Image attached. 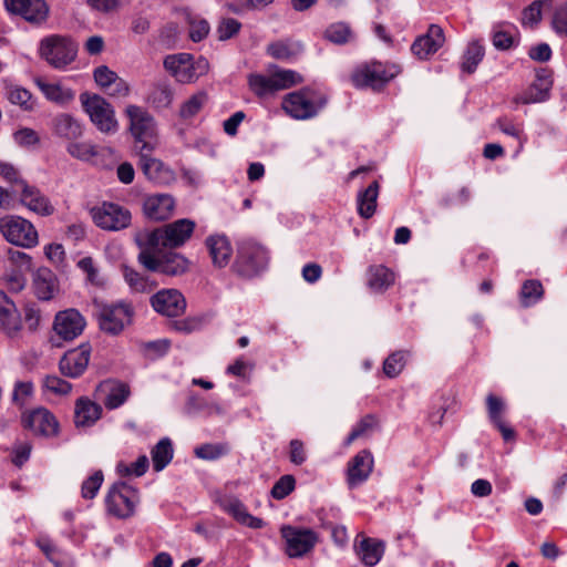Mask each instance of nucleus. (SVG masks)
Returning <instances> with one entry per match:
<instances>
[{
	"mask_svg": "<svg viewBox=\"0 0 567 567\" xmlns=\"http://www.w3.org/2000/svg\"><path fill=\"white\" fill-rule=\"evenodd\" d=\"M195 226V221L190 219H178L161 228L138 235L136 241L138 246L151 248H178L192 237Z\"/></svg>",
	"mask_w": 567,
	"mask_h": 567,
	"instance_id": "f257e3e1",
	"label": "nucleus"
},
{
	"mask_svg": "<svg viewBox=\"0 0 567 567\" xmlns=\"http://www.w3.org/2000/svg\"><path fill=\"white\" fill-rule=\"evenodd\" d=\"M327 102L324 93L307 86L286 94L281 107L295 120H309L317 116Z\"/></svg>",
	"mask_w": 567,
	"mask_h": 567,
	"instance_id": "f03ea898",
	"label": "nucleus"
},
{
	"mask_svg": "<svg viewBox=\"0 0 567 567\" xmlns=\"http://www.w3.org/2000/svg\"><path fill=\"white\" fill-rule=\"evenodd\" d=\"M128 120V132L135 147L141 151H154L158 145L157 125L154 117L142 106L130 104L124 111Z\"/></svg>",
	"mask_w": 567,
	"mask_h": 567,
	"instance_id": "7ed1b4c3",
	"label": "nucleus"
},
{
	"mask_svg": "<svg viewBox=\"0 0 567 567\" xmlns=\"http://www.w3.org/2000/svg\"><path fill=\"white\" fill-rule=\"evenodd\" d=\"M39 56L54 69H64L78 54V45L69 35L50 34L40 40Z\"/></svg>",
	"mask_w": 567,
	"mask_h": 567,
	"instance_id": "20e7f679",
	"label": "nucleus"
},
{
	"mask_svg": "<svg viewBox=\"0 0 567 567\" xmlns=\"http://www.w3.org/2000/svg\"><path fill=\"white\" fill-rule=\"evenodd\" d=\"M96 320L101 331L110 336H118L132 324L134 309L131 303H95Z\"/></svg>",
	"mask_w": 567,
	"mask_h": 567,
	"instance_id": "39448f33",
	"label": "nucleus"
},
{
	"mask_svg": "<svg viewBox=\"0 0 567 567\" xmlns=\"http://www.w3.org/2000/svg\"><path fill=\"white\" fill-rule=\"evenodd\" d=\"M80 101L90 121L101 133L114 134L118 131L115 110L103 96L85 92L80 95Z\"/></svg>",
	"mask_w": 567,
	"mask_h": 567,
	"instance_id": "423d86ee",
	"label": "nucleus"
},
{
	"mask_svg": "<svg viewBox=\"0 0 567 567\" xmlns=\"http://www.w3.org/2000/svg\"><path fill=\"white\" fill-rule=\"evenodd\" d=\"M164 68L181 83H193L209 71L204 56L194 59L189 53H177L165 58Z\"/></svg>",
	"mask_w": 567,
	"mask_h": 567,
	"instance_id": "0eeeda50",
	"label": "nucleus"
},
{
	"mask_svg": "<svg viewBox=\"0 0 567 567\" xmlns=\"http://www.w3.org/2000/svg\"><path fill=\"white\" fill-rule=\"evenodd\" d=\"M142 248L138 260L151 271H157L167 276H179L188 270V260L176 252H168L163 256H157L156 251L159 248H151L140 246Z\"/></svg>",
	"mask_w": 567,
	"mask_h": 567,
	"instance_id": "6e6552de",
	"label": "nucleus"
},
{
	"mask_svg": "<svg viewBox=\"0 0 567 567\" xmlns=\"http://www.w3.org/2000/svg\"><path fill=\"white\" fill-rule=\"evenodd\" d=\"M0 233L8 243L18 247L33 248L39 244V234L33 224L20 216L1 217Z\"/></svg>",
	"mask_w": 567,
	"mask_h": 567,
	"instance_id": "1a4fd4ad",
	"label": "nucleus"
},
{
	"mask_svg": "<svg viewBox=\"0 0 567 567\" xmlns=\"http://www.w3.org/2000/svg\"><path fill=\"white\" fill-rule=\"evenodd\" d=\"M401 72L395 64H383L378 61L360 65L351 75V80L357 87H371L373 90L382 87L390 80Z\"/></svg>",
	"mask_w": 567,
	"mask_h": 567,
	"instance_id": "9d476101",
	"label": "nucleus"
},
{
	"mask_svg": "<svg viewBox=\"0 0 567 567\" xmlns=\"http://www.w3.org/2000/svg\"><path fill=\"white\" fill-rule=\"evenodd\" d=\"M138 502V492L126 483H115L105 499L107 513L117 518H127Z\"/></svg>",
	"mask_w": 567,
	"mask_h": 567,
	"instance_id": "9b49d317",
	"label": "nucleus"
},
{
	"mask_svg": "<svg viewBox=\"0 0 567 567\" xmlns=\"http://www.w3.org/2000/svg\"><path fill=\"white\" fill-rule=\"evenodd\" d=\"M285 540V553L290 558H298L310 553L319 540L318 534L310 528L284 525L280 528Z\"/></svg>",
	"mask_w": 567,
	"mask_h": 567,
	"instance_id": "f8f14e48",
	"label": "nucleus"
},
{
	"mask_svg": "<svg viewBox=\"0 0 567 567\" xmlns=\"http://www.w3.org/2000/svg\"><path fill=\"white\" fill-rule=\"evenodd\" d=\"M90 215L97 227L110 231H117L128 227L132 219L128 209L109 202L92 207Z\"/></svg>",
	"mask_w": 567,
	"mask_h": 567,
	"instance_id": "ddd939ff",
	"label": "nucleus"
},
{
	"mask_svg": "<svg viewBox=\"0 0 567 567\" xmlns=\"http://www.w3.org/2000/svg\"><path fill=\"white\" fill-rule=\"evenodd\" d=\"M267 264L266 249L251 241L243 243L238 248L235 268L244 277L257 275Z\"/></svg>",
	"mask_w": 567,
	"mask_h": 567,
	"instance_id": "4468645a",
	"label": "nucleus"
},
{
	"mask_svg": "<svg viewBox=\"0 0 567 567\" xmlns=\"http://www.w3.org/2000/svg\"><path fill=\"white\" fill-rule=\"evenodd\" d=\"M4 8L14 16H20L33 25L44 24L50 16L45 0H3Z\"/></svg>",
	"mask_w": 567,
	"mask_h": 567,
	"instance_id": "2eb2a0df",
	"label": "nucleus"
},
{
	"mask_svg": "<svg viewBox=\"0 0 567 567\" xmlns=\"http://www.w3.org/2000/svg\"><path fill=\"white\" fill-rule=\"evenodd\" d=\"M131 394L128 384L117 380H104L97 384L93 396L103 403L107 410L123 405Z\"/></svg>",
	"mask_w": 567,
	"mask_h": 567,
	"instance_id": "dca6fc26",
	"label": "nucleus"
},
{
	"mask_svg": "<svg viewBox=\"0 0 567 567\" xmlns=\"http://www.w3.org/2000/svg\"><path fill=\"white\" fill-rule=\"evenodd\" d=\"M85 318L73 308L59 311L53 321V330L65 341H72L84 331Z\"/></svg>",
	"mask_w": 567,
	"mask_h": 567,
	"instance_id": "f3484780",
	"label": "nucleus"
},
{
	"mask_svg": "<svg viewBox=\"0 0 567 567\" xmlns=\"http://www.w3.org/2000/svg\"><path fill=\"white\" fill-rule=\"evenodd\" d=\"M153 309L166 317H178L185 312L186 300L176 289H162L151 298Z\"/></svg>",
	"mask_w": 567,
	"mask_h": 567,
	"instance_id": "a211bd4d",
	"label": "nucleus"
},
{
	"mask_svg": "<svg viewBox=\"0 0 567 567\" xmlns=\"http://www.w3.org/2000/svg\"><path fill=\"white\" fill-rule=\"evenodd\" d=\"M91 357V347L83 343L64 353L59 362L61 373L69 378H78L86 370Z\"/></svg>",
	"mask_w": 567,
	"mask_h": 567,
	"instance_id": "6ab92c4d",
	"label": "nucleus"
},
{
	"mask_svg": "<svg viewBox=\"0 0 567 567\" xmlns=\"http://www.w3.org/2000/svg\"><path fill=\"white\" fill-rule=\"evenodd\" d=\"M22 424L35 434L44 436L56 434L59 427L55 416L44 408H39L23 414Z\"/></svg>",
	"mask_w": 567,
	"mask_h": 567,
	"instance_id": "aec40b11",
	"label": "nucleus"
},
{
	"mask_svg": "<svg viewBox=\"0 0 567 567\" xmlns=\"http://www.w3.org/2000/svg\"><path fill=\"white\" fill-rule=\"evenodd\" d=\"M154 151H141L140 166L145 176L159 185H167L175 179L174 172L164 165V163L155 157H152Z\"/></svg>",
	"mask_w": 567,
	"mask_h": 567,
	"instance_id": "412c9836",
	"label": "nucleus"
},
{
	"mask_svg": "<svg viewBox=\"0 0 567 567\" xmlns=\"http://www.w3.org/2000/svg\"><path fill=\"white\" fill-rule=\"evenodd\" d=\"M445 42L443 29L437 24H431L424 35L419 37L411 50L419 59H427L434 54Z\"/></svg>",
	"mask_w": 567,
	"mask_h": 567,
	"instance_id": "4be33fe9",
	"label": "nucleus"
},
{
	"mask_svg": "<svg viewBox=\"0 0 567 567\" xmlns=\"http://www.w3.org/2000/svg\"><path fill=\"white\" fill-rule=\"evenodd\" d=\"M50 126L52 134L66 143L81 138L84 132L82 123L68 113H61L54 116Z\"/></svg>",
	"mask_w": 567,
	"mask_h": 567,
	"instance_id": "5701e85b",
	"label": "nucleus"
},
{
	"mask_svg": "<svg viewBox=\"0 0 567 567\" xmlns=\"http://www.w3.org/2000/svg\"><path fill=\"white\" fill-rule=\"evenodd\" d=\"M16 195L23 206L38 215L50 216L54 212L50 199L35 186L25 183Z\"/></svg>",
	"mask_w": 567,
	"mask_h": 567,
	"instance_id": "b1692460",
	"label": "nucleus"
},
{
	"mask_svg": "<svg viewBox=\"0 0 567 567\" xmlns=\"http://www.w3.org/2000/svg\"><path fill=\"white\" fill-rule=\"evenodd\" d=\"M174 209L175 199L168 194H154L144 199L143 210L150 219H167L173 215Z\"/></svg>",
	"mask_w": 567,
	"mask_h": 567,
	"instance_id": "393cba45",
	"label": "nucleus"
},
{
	"mask_svg": "<svg viewBox=\"0 0 567 567\" xmlns=\"http://www.w3.org/2000/svg\"><path fill=\"white\" fill-rule=\"evenodd\" d=\"M103 409L96 400L81 396L74 404V424L78 429L91 427L102 417Z\"/></svg>",
	"mask_w": 567,
	"mask_h": 567,
	"instance_id": "a878e982",
	"label": "nucleus"
},
{
	"mask_svg": "<svg viewBox=\"0 0 567 567\" xmlns=\"http://www.w3.org/2000/svg\"><path fill=\"white\" fill-rule=\"evenodd\" d=\"M373 470V456L369 450L360 451L348 464V484L355 486L364 482Z\"/></svg>",
	"mask_w": 567,
	"mask_h": 567,
	"instance_id": "bb28decb",
	"label": "nucleus"
},
{
	"mask_svg": "<svg viewBox=\"0 0 567 567\" xmlns=\"http://www.w3.org/2000/svg\"><path fill=\"white\" fill-rule=\"evenodd\" d=\"M553 81L550 76L538 75L536 81L532 83L524 92L514 97L516 104H530L543 102L548 99Z\"/></svg>",
	"mask_w": 567,
	"mask_h": 567,
	"instance_id": "cd10ccee",
	"label": "nucleus"
},
{
	"mask_svg": "<svg viewBox=\"0 0 567 567\" xmlns=\"http://www.w3.org/2000/svg\"><path fill=\"white\" fill-rule=\"evenodd\" d=\"M33 290L41 300L52 299L58 291L55 275L49 268H39L33 275Z\"/></svg>",
	"mask_w": 567,
	"mask_h": 567,
	"instance_id": "c85d7f7f",
	"label": "nucleus"
},
{
	"mask_svg": "<svg viewBox=\"0 0 567 567\" xmlns=\"http://www.w3.org/2000/svg\"><path fill=\"white\" fill-rule=\"evenodd\" d=\"M206 246L215 266L223 268L228 265L233 248L225 236H209Z\"/></svg>",
	"mask_w": 567,
	"mask_h": 567,
	"instance_id": "c756f323",
	"label": "nucleus"
},
{
	"mask_svg": "<svg viewBox=\"0 0 567 567\" xmlns=\"http://www.w3.org/2000/svg\"><path fill=\"white\" fill-rule=\"evenodd\" d=\"M380 184L373 181L364 190L358 194V214L364 218H371L378 206Z\"/></svg>",
	"mask_w": 567,
	"mask_h": 567,
	"instance_id": "7c9ffc66",
	"label": "nucleus"
},
{
	"mask_svg": "<svg viewBox=\"0 0 567 567\" xmlns=\"http://www.w3.org/2000/svg\"><path fill=\"white\" fill-rule=\"evenodd\" d=\"M384 554V543L370 537H363L359 546V555L368 567L375 566Z\"/></svg>",
	"mask_w": 567,
	"mask_h": 567,
	"instance_id": "2f4dec72",
	"label": "nucleus"
},
{
	"mask_svg": "<svg viewBox=\"0 0 567 567\" xmlns=\"http://www.w3.org/2000/svg\"><path fill=\"white\" fill-rule=\"evenodd\" d=\"M34 83L51 102L65 104L74 99V93L59 83H49L41 78L35 79Z\"/></svg>",
	"mask_w": 567,
	"mask_h": 567,
	"instance_id": "473e14b6",
	"label": "nucleus"
},
{
	"mask_svg": "<svg viewBox=\"0 0 567 567\" xmlns=\"http://www.w3.org/2000/svg\"><path fill=\"white\" fill-rule=\"evenodd\" d=\"M394 279V274L383 265L371 266L368 270V286L374 291L388 289Z\"/></svg>",
	"mask_w": 567,
	"mask_h": 567,
	"instance_id": "72a5a7b5",
	"label": "nucleus"
},
{
	"mask_svg": "<svg viewBox=\"0 0 567 567\" xmlns=\"http://www.w3.org/2000/svg\"><path fill=\"white\" fill-rule=\"evenodd\" d=\"M323 38L333 44L343 45L354 39V32L349 23L340 21L329 24L323 32Z\"/></svg>",
	"mask_w": 567,
	"mask_h": 567,
	"instance_id": "f704fd0d",
	"label": "nucleus"
},
{
	"mask_svg": "<svg viewBox=\"0 0 567 567\" xmlns=\"http://www.w3.org/2000/svg\"><path fill=\"white\" fill-rule=\"evenodd\" d=\"M173 445L168 437L162 439L151 451L153 468L156 472L164 470L173 458Z\"/></svg>",
	"mask_w": 567,
	"mask_h": 567,
	"instance_id": "c9c22d12",
	"label": "nucleus"
},
{
	"mask_svg": "<svg viewBox=\"0 0 567 567\" xmlns=\"http://www.w3.org/2000/svg\"><path fill=\"white\" fill-rule=\"evenodd\" d=\"M7 97L10 103L20 106L23 111L31 112L37 106L32 93L20 85H8Z\"/></svg>",
	"mask_w": 567,
	"mask_h": 567,
	"instance_id": "e433bc0d",
	"label": "nucleus"
},
{
	"mask_svg": "<svg viewBox=\"0 0 567 567\" xmlns=\"http://www.w3.org/2000/svg\"><path fill=\"white\" fill-rule=\"evenodd\" d=\"M272 78V87L276 91L287 90L291 86L301 84L303 82V76L293 71V70H282L278 69L271 73Z\"/></svg>",
	"mask_w": 567,
	"mask_h": 567,
	"instance_id": "4c0bfd02",
	"label": "nucleus"
},
{
	"mask_svg": "<svg viewBox=\"0 0 567 567\" xmlns=\"http://www.w3.org/2000/svg\"><path fill=\"white\" fill-rule=\"evenodd\" d=\"M227 511L238 523L247 527L258 529L264 526V520L250 515L244 504L238 501L230 502Z\"/></svg>",
	"mask_w": 567,
	"mask_h": 567,
	"instance_id": "58836bf2",
	"label": "nucleus"
},
{
	"mask_svg": "<svg viewBox=\"0 0 567 567\" xmlns=\"http://www.w3.org/2000/svg\"><path fill=\"white\" fill-rule=\"evenodd\" d=\"M485 54L483 45L477 41H473L468 44L461 64L462 71L468 74L475 72L477 65L481 63Z\"/></svg>",
	"mask_w": 567,
	"mask_h": 567,
	"instance_id": "ea45409f",
	"label": "nucleus"
},
{
	"mask_svg": "<svg viewBox=\"0 0 567 567\" xmlns=\"http://www.w3.org/2000/svg\"><path fill=\"white\" fill-rule=\"evenodd\" d=\"M301 51V47L298 43L291 41H276L270 43L267 48V52L274 59L277 60H290L298 55Z\"/></svg>",
	"mask_w": 567,
	"mask_h": 567,
	"instance_id": "a19ab883",
	"label": "nucleus"
},
{
	"mask_svg": "<svg viewBox=\"0 0 567 567\" xmlns=\"http://www.w3.org/2000/svg\"><path fill=\"white\" fill-rule=\"evenodd\" d=\"M544 296V288L539 280H526L519 292L523 307H529L540 300Z\"/></svg>",
	"mask_w": 567,
	"mask_h": 567,
	"instance_id": "79ce46f5",
	"label": "nucleus"
},
{
	"mask_svg": "<svg viewBox=\"0 0 567 567\" xmlns=\"http://www.w3.org/2000/svg\"><path fill=\"white\" fill-rule=\"evenodd\" d=\"M378 419L372 414L363 416L344 441V445L350 446L355 440L368 436L378 426Z\"/></svg>",
	"mask_w": 567,
	"mask_h": 567,
	"instance_id": "37998d69",
	"label": "nucleus"
},
{
	"mask_svg": "<svg viewBox=\"0 0 567 567\" xmlns=\"http://www.w3.org/2000/svg\"><path fill=\"white\" fill-rule=\"evenodd\" d=\"M208 96L205 92H198L192 95L188 100H186L181 109L179 116L183 120H188L194 117L196 114L200 112L204 105L207 103Z\"/></svg>",
	"mask_w": 567,
	"mask_h": 567,
	"instance_id": "c03bdc74",
	"label": "nucleus"
},
{
	"mask_svg": "<svg viewBox=\"0 0 567 567\" xmlns=\"http://www.w3.org/2000/svg\"><path fill=\"white\" fill-rule=\"evenodd\" d=\"M408 352L399 350L391 353L383 362V372L388 378L398 377L404 369Z\"/></svg>",
	"mask_w": 567,
	"mask_h": 567,
	"instance_id": "a18cd8bd",
	"label": "nucleus"
},
{
	"mask_svg": "<svg viewBox=\"0 0 567 567\" xmlns=\"http://www.w3.org/2000/svg\"><path fill=\"white\" fill-rule=\"evenodd\" d=\"M0 327L9 336H13L20 330V316L13 306L0 307Z\"/></svg>",
	"mask_w": 567,
	"mask_h": 567,
	"instance_id": "49530a36",
	"label": "nucleus"
},
{
	"mask_svg": "<svg viewBox=\"0 0 567 567\" xmlns=\"http://www.w3.org/2000/svg\"><path fill=\"white\" fill-rule=\"evenodd\" d=\"M229 447L226 443H207L195 449L198 458L214 461L227 454Z\"/></svg>",
	"mask_w": 567,
	"mask_h": 567,
	"instance_id": "de8ad7c7",
	"label": "nucleus"
},
{
	"mask_svg": "<svg viewBox=\"0 0 567 567\" xmlns=\"http://www.w3.org/2000/svg\"><path fill=\"white\" fill-rule=\"evenodd\" d=\"M272 78L270 75H262V74H250L248 76V85L249 89L257 95V96H265L269 93L275 92V87H272Z\"/></svg>",
	"mask_w": 567,
	"mask_h": 567,
	"instance_id": "09e8293b",
	"label": "nucleus"
},
{
	"mask_svg": "<svg viewBox=\"0 0 567 567\" xmlns=\"http://www.w3.org/2000/svg\"><path fill=\"white\" fill-rule=\"evenodd\" d=\"M68 153L78 159L89 161L97 155L95 147L89 142L71 141L66 145Z\"/></svg>",
	"mask_w": 567,
	"mask_h": 567,
	"instance_id": "8fccbe9b",
	"label": "nucleus"
},
{
	"mask_svg": "<svg viewBox=\"0 0 567 567\" xmlns=\"http://www.w3.org/2000/svg\"><path fill=\"white\" fill-rule=\"evenodd\" d=\"M187 23L189 25V38L194 42H199L209 33V24L206 20L187 14Z\"/></svg>",
	"mask_w": 567,
	"mask_h": 567,
	"instance_id": "3c124183",
	"label": "nucleus"
},
{
	"mask_svg": "<svg viewBox=\"0 0 567 567\" xmlns=\"http://www.w3.org/2000/svg\"><path fill=\"white\" fill-rule=\"evenodd\" d=\"M8 261L12 267V270L29 272L32 269V258L28 254L16 250L8 249Z\"/></svg>",
	"mask_w": 567,
	"mask_h": 567,
	"instance_id": "603ef678",
	"label": "nucleus"
},
{
	"mask_svg": "<svg viewBox=\"0 0 567 567\" xmlns=\"http://www.w3.org/2000/svg\"><path fill=\"white\" fill-rule=\"evenodd\" d=\"M0 176L11 184V190L17 194L19 189L27 183L21 178L18 169L9 163H0Z\"/></svg>",
	"mask_w": 567,
	"mask_h": 567,
	"instance_id": "864d4df0",
	"label": "nucleus"
},
{
	"mask_svg": "<svg viewBox=\"0 0 567 567\" xmlns=\"http://www.w3.org/2000/svg\"><path fill=\"white\" fill-rule=\"evenodd\" d=\"M43 388L55 395H68L72 384L58 375H47L42 381Z\"/></svg>",
	"mask_w": 567,
	"mask_h": 567,
	"instance_id": "5fc2aeb1",
	"label": "nucleus"
},
{
	"mask_svg": "<svg viewBox=\"0 0 567 567\" xmlns=\"http://www.w3.org/2000/svg\"><path fill=\"white\" fill-rule=\"evenodd\" d=\"M295 477L286 474L274 484L270 494L275 499H284L295 489Z\"/></svg>",
	"mask_w": 567,
	"mask_h": 567,
	"instance_id": "6e6d98bb",
	"label": "nucleus"
},
{
	"mask_svg": "<svg viewBox=\"0 0 567 567\" xmlns=\"http://www.w3.org/2000/svg\"><path fill=\"white\" fill-rule=\"evenodd\" d=\"M104 481V476L102 471L94 472L89 478H86L81 487V495L85 499H92L95 497L99 492L102 483Z\"/></svg>",
	"mask_w": 567,
	"mask_h": 567,
	"instance_id": "4d7b16f0",
	"label": "nucleus"
},
{
	"mask_svg": "<svg viewBox=\"0 0 567 567\" xmlns=\"http://www.w3.org/2000/svg\"><path fill=\"white\" fill-rule=\"evenodd\" d=\"M486 406L488 416L493 424L503 421V413L506 405L502 398L494 394H488L486 398Z\"/></svg>",
	"mask_w": 567,
	"mask_h": 567,
	"instance_id": "13d9d810",
	"label": "nucleus"
},
{
	"mask_svg": "<svg viewBox=\"0 0 567 567\" xmlns=\"http://www.w3.org/2000/svg\"><path fill=\"white\" fill-rule=\"evenodd\" d=\"M551 27L557 34L567 37V2L555 8Z\"/></svg>",
	"mask_w": 567,
	"mask_h": 567,
	"instance_id": "bf43d9fd",
	"label": "nucleus"
},
{
	"mask_svg": "<svg viewBox=\"0 0 567 567\" xmlns=\"http://www.w3.org/2000/svg\"><path fill=\"white\" fill-rule=\"evenodd\" d=\"M172 99L173 93L166 85L156 86L151 94V101L157 107L168 106L172 102Z\"/></svg>",
	"mask_w": 567,
	"mask_h": 567,
	"instance_id": "052dcab7",
	"label": "nucleus"
},
{
	"mask_svg": "<svg viewBox=\"0 0 567 567\" xmlns=\"http://www.w3.org/2000/svg\"><path fill=\"white\" fill-rule=\"evenodd\" d=\"M240 27V22L235 19H224L217 28L218 39L225 41L233 38L238 33Z\"/></svg>",
	"mask_w": 567,
	"mask_h": 567,
	"instance_id": "680f3d73",
	"label": "nucleus"
},
{
	"mask_svg": "<svg viewBox=\"0 0 567 567\" xmlns=\"http://www.w3.org/2000/svg\"><path fill=\"white\" fill-rule=\"evenodd\" d=\"M33 392V384L31 382H17L14 385L12 400L19 405L23 406L27 400L31 396Z\"/></svg>",
	"mask_w": 567,
	"mask_h": 567,
	"instance_id": "e2e57ef3",
	"label": "nucleus"
},
{
	"mask_svg": "<svg viewBox=\"0 0 567 567\" xmlns=\"http://www.w3.org/2000/svg\"><path fill=\"white\" fill-rule=\"evenodd\" d=\"M289 460L295 465H301L307 460L305 443L300 440H291L289 443Z\"/></svg>",
	"mask_w": 567,
	"mask_h": 567,
	"instance_id": "0e129e2a",
	"label": "nucleus"
},
{
	"mask_svg": "<svg viewBox=\"0 0 567 567\" xmlns=\"http://www.w3.org/2000/svg\"><path fill=\"white\" fill-rule=\"evenodd\" d=\"M96 84L104 91L118 75L106 65L97 66L93 72Z\"/></svg>",
	"mask_w": 567,
	"mask_h": 567,
	"instance_id": "69168bd1",
	"label": "nucleus"
},
{
	"mask_svg": "<svg viewBox=\"0 0 567 567\" xmlns=\"http://www.w3.org/2000/svg\"><path fill=\"white\" fill-rule=\"evenodd\" d=\"M125 280L136 291L144 292L151 290L148 282L137 271L133 269H126L124 272Z\"/></svg>",
	"mask_w": 567,
	"mask_h": 567,
	"instance_id": "338daca9",
	"label": "nucleus"
},
{
	"mask_svg": "<svg viewBox=\"0 0 567 567\" xmlns=\"http://www.w3.org/2000/svg\"><path fill=\"white\" fill-rule=\"evenodd\" d=\"M104 92L113 97H125L130 94V86L122 78L117 76Z\"/></svg>",
	"mask_w": 567,
	"mask_h": 567,
	"instance_id": "774afa93",
	"label": "nucleus"
}]
</instances>
